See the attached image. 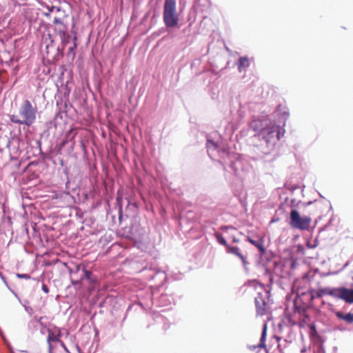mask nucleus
I'll use <instances>...</instances> for the list:
<instances>
[{"mask_svg": "<svg viewBox=\"0 0 353 353\" xmlns=\"http://www.w3.org/2000/svg\"><path fill=\"white\" fill-rule=\"evenodd\" d=\"M206 148L208 155L211 159H214V157H215L216 153L219 154V156L222 159L220 162L223 165V170H226V168L225 166L226 161L224 159L227 157L230 158L228 148L224 145L218 144L210 139H207Z\"/></svg>", "mask_w": 353, "mask_h": 353, "instance_id": "obj_3", "label": "nucleus"}, {"mask_svg": "<svg viewBox=\"0 0 353 353\" xmlns=\"http://www.w3.org/2000/svg\"><path fill=\"white\" fill-rule=\"evenodd\" d=\"M258 347L261 348H265V321L262 325V331L259 344H258L257 345H254L252 347L250 346L249 348L256 349Z\"/></svg>", "mask_w": 353, "mask_h": 353, "instance_id": "obj_19", "label": "nucleus"}, {"mask_svg": "<svg viewBox=\"0 0 353 353\" xmlns=\"http://www.w3.org/2000/svg\"><path fill=\"white\" fill-rule=\"evenodd\" d=\"M68 26H64L61 27H56L55 31L58 34L59 37H60V39L61 41L62 46L63 47L66 46L71 40V36L68 34Z\"/></svg>", "mask_w": 353, "mask_h": 353, "instance_id": "obj_11", "label": "nucleus"}, {"mask_svg": "<svg viewBox=\"0 0 353 353\" xmlns=\"http://www.w3.org/2000/svg\"><path fill=\"white\" fill-rule=\"evenodd\" d=\"M47 11L43 12V14L48 17L53 18V23L56 27L66 26L65 19L68 17L65 10L61 6H47Z\"/></svg>", "mask_w": 353, "mask_h": 353, "instance_id": "obj_4", "label": "nucleus"}, {"mask_svg": "<svg viewBox=\"0 0 353 353\" xmlns=\"http://www.w3.org/2000/svg\"><path fill=\"white\" fill-rule=\"evenodd\" d=\"M256 265L265 269V263L263 262L261 257L256 261Z\"/></svg>", "mask_w": 353, "mask_h": 353, "instance_id": "obj_24", "label": "nucleus"}, {"mask_svg": "<svg viewBox=\"0 0 353 353\" xmlns=\"http://www.w3.org/2000/svg\"><path fill=\"white\" fill-rule=\"evenodd\" d=\"M284 132V129L279 125L274 124L271 127H266V143H276L283 136Z\"/></svg>", "mask_w": 353, "mask_h": 353, "instance_id": "obj_8", "label": "nucleus"}, {"mask_svg": "<svg viewBox=\"0 0 353 353\" xmlns=\"http://www.w3.org/2000/svg\"><path fill=\"white\" fill-rule=\"evenodd\" d=\"M248 284L250 286L254 287L255 289H257V286H259L262 291H259L257 292V296L254 299L256 311L257 316H263L265 314V297L263 295V285L259 283L256 280L250 281Z\"/></svg>", "mask_w": 353, "mask_h": 353, "instance_id": "obj_7", "label": "nucleus"}, {"mask_svg": "<svg viewBox=\"0 0 353 353\" xmlns=\"http://www.w3.org/2000/svg\"><path fill=\"white\" fill-rule=\"evenodd\" d=\"M239 72L245 71L250 66V61L246 57H240L236 63Z\"/></svg>", "mask_w": 353, "mask_h": 353, "instance_id": "obj_15", "label": "nucleus"}, {"mask_svg": "<svg viewBox=\"0 0 353 353\" xmlns=\"http://www.w3.org/2000/svg\"><path fill=\"white\" fill-rule=\"evenodd\" d=\"M230 168L239 180L243 181L246 179L250 166L242 159L234 157V160L231 161Z\"/></svg>", "mask_w": 353, "mask_h": 353, "instance_id": "obj_5", "label": "nucleus"}, {"mask_svg": "<svg viewBox=\"0 0 353 353\" xmlns=\"http://www.w3.org/2000/svg\"><path fill=\"white\" fill-rule=\"evenodd\" d=\"M58 341L59 336L52 332H50L48 336V342L50 343L51 342H55Z\"/></svg>", "mask_w": 353, "mask_h": 353, "instance_id": "obj_22", "label": "nucleus"}, {"mask_svg": "<svg viewBox=\"0 0 353 353\" xmlns=\"http://www.w3.org/2000/svg\"><path fill=\"white\" fill-rule=\"evenodd\" d=\"M316 297L321 298L324 295H330L335 298L336 295V288H319L316 292Z\"/></svg>", "mask_w": 353, "mask_h": 353, "instance_id": "obj_13", "label": "nucleus"}, {"mask_svg": "<svg viewBox=\"0 0 353 353\" xmlns=\"http://www.w3.org/2000/svg\"><path fill=\"white\" fill-rule=\"evenodd\" d=\"M312 219L307 216H301L296 210H292L290 212V225L301 230H308L311 224Z\"/></svg>", "mask_w": 353, "mask_h": 353, "instance_id": "obj_6", "label": "nucleus"}, {"mask_svg": "<svg viewBox=\"0 0 353 353\" xmlns=\"http://www.w3.org/2000/svg\"><path fill=\"white\" fill-rule=\"evenodd\" d=\"M37 113V105H33L29 100L26 99L19 106L18 114L10 115V120L14 123L26 125L30 127L35 122Z\"/></svg>", "mask_w": 353, "mask_h": 353, "instance_id": "obj_1", "label": "nucleus"}, {"mask_svg": "<svg viewBox=\"0 0 353 353\" xmlns=\"http://www.w3.org/2000/svg\"><path fill=\"white\" fill-rule=\"evenodd\" d=\"M317 244L316 243H312L311 242L308 241L307 243V247L310 249H313L316 247Z\"/></svg>", "mask_w": 353, "mask_h": 353, "instance_id": "obj_26", "label": "nucleus"}, {"mask_svg": "<svg viewBox=\"0 0 353 353\" xmlns=\"http://www.w3.org/2000/svg\"><path fill=\"white\" fill-rule=\"evenodd\" d=\"M215 236H216V239L217 240V241L221 244V245H223L225 247L228 248V246H229L227 243V241H225V239H224V237L223 236V235L220 233H216L215 234Z\"/></svg>", "mask_w": 353, "mask_h": 353, "instance_id": "obj_20", "label": "nucleus"}, {"mask_svg": "<svg viewBox=\"0 0 353 353\" xmlns=\"http://www.w3.org/2000/svg\"><path fill=\"white\" fill-rule=\"evenodd\" d=\"M334 314L339 320L343 321L347 324H353V313H344L341 311H336Z\"/></svg>", "mask_w": 353, "mask_h": 353, "instance_id": "obj_12", "label": "nucleus"}, {"mask_svg": "<svg viewBox=\"0 0 353 353\" xmlns=\"http://www.w3.org/2000/svg\"><path fill=\"white\" fill-rule=\"evenodd\" d=\"M24 306V308H25V310L30 314H32V312H33V310L31 307H29V306H26V305H23Z\"/></svg>", "mask_w": 353, "mask_h": 353, "instance_id": "obj_27", "label": "nucleus"}, {"mask_svg": "<svg viewBox=\"0 0 353 353\" xmlns=\"http://www.w3.org/2000/svg\"><path fill=\"white\" fill-rule=\"evenodd\" d=\"M335 298L343 300L348 303H353V289L344 287L336 288Z\"/></svg>", "mask_w": 353, "mask_h": 353, "instance_id": "obj_10", "label": "nucleus"}, {"mask_svg": "<svg viewBox=\"0 0 353 353\" xmlns=\"http://www.w3.org/2000/svg\"><path fill=\"white\" fill-rule=\"evenodd\" d=\"M81 270L80 265L76 266V270L72 271L70 270V274H71V283L73 285H77L78 284H80L81 281L83 280V277L74 278V276L77 274V272Z\"/></svg>", "mask_w": 353, "mask_h": 353, "instance_id": "obj_17", "label": "nucleus"}, {"mask_svg": "<svg viewBox=\"0 0 353 353\" xmlns=\"http://www.w3.org/2000/svg\"><path fill=\"white\" fill-rule=\"evenodd\" d=\"M83 274L81 277L85 279L90 283H94L96 281V279L93 277L92 272L91 271L87 270L85 268H82Z\"/></svg>", "mask_w": 353, "mask_h": 353, "instance_id": "obj_18", "label": "nucleus"}, {"mask_svg": "<svg viewBox=\"0 0 353 353\" xmlns=\"http://www.w3.org/2000/svg\"><path fill=\"white\" fill-rule=\"evenodd\" d=\"M228 252L232 253V254H235L236 256H237L242 261L243 266H244L245 269H246L247 262L245 261V257L239 252V249L238 247H236V246H234V247L228 246Z\"/></svg>", "mask_w": 353, "mask_h": 353, "instance_id": "obj_16", "label": "nucleus"}, {"mask_svg": "<svg viewBox=\"0 0 353 353\" xmlns=\"http://www.w3.org/2000/svg\"><path fill=\"white\" fill-rule=\"evenodd\" d=\"M17 276L25 279H28L30 278V275L27 274H17Z\"/></svg>", "mask_w": 353, "mask_h": 353, "instance_id": "obj_25", "label": "nucleus"}, {"mask_svg": "<svg viewBox=\"0 0 353 353\" xmlns=\"http://www.w3.org/2000/svg\"><path fill=\"white\" fill-rule=\"evenodd\" d=\"M250 128L256 132L254 137H258L259 139H265V124L262 119H254L250 123Z\"/></svg>", "mask_w": 353, "mask_h": 353, "instance_id": "obj_9", "label": "nucleus"}, {"mask_svg": "<svg viewBox=\"0 0 353 353\" xmlns=\"http://www.w3.org/2000/svg\"><path fill=\"white\" fill-rule=\"evenodd\" d=\"M163 19L167 28H174L178 26L179 17L176 10V3L175 0H165Z\"/></svg>", "mask_w": 353, "mask_h": 353, "instance_id": "obj_2", "label": "nucleus"}, {"mask_svg": "<svg viewBox=\"0 0 353 353\" xmlns=\"http://www.w3.org/2000/svg\"><path fill=\"white\" fill-rule=\"evenodd\" d=\"M250 243H251L252 245H254L255 247H256L261 253L263 254L265 253V248L263 246V239L261 237H255L252 238L249 236L248 238Z\"/></svg>", "mask_w": 353, "mask_h": 353, "instance_id": "obj_14", "label": "nucleus"}, {"mask_svg": "<svg viewBox=\"0 0 353 353\" xmlns=\"http://www.w3.org/2000/svg\"><path fill=\"white\" fill-rule=\"evenodd\" d=\"M76 40H77V37L74 36L72 37V46H71L68 49V54H72L73 57L74 56V51L77 48Z\"/></svg>", "mask_w": 353, "mask_h": 353, "instance_id": "obj_21", "label": "nucleus"}, {"mask_svg": "<svg viewBox=\"0 0 353 353\" xmlns=\"http://www.w3.org/2000/svg\"><path fill=\"white\" fill-rule=\"evenodd\" d=\"M41 288H42V290H43L46 294H48V293L49 292V288H48V287L46 284L43 283V284H42V287H41Z\"/></svg>", "mask_w": 353, "mask_h": 353, "instance_id": "obj_28", "label": "nucleus"}, {"mask_svg": "<svg viewBox=\"0 0 353 353\" xmlns=\"http://www.w3.org/2000/svg\"><path fill=\"white\" fill-rule=\"evenodd\" d=\"M276 111L279 112V114H282L283 117L288 115V112L286 110V108L285 106H283L282 105H279L277 107Z\"/></svg>", "mask_w": 353, "mask_h": 353, "instance_id": "obj_23", "label": "nucleus"}]
</instances>
